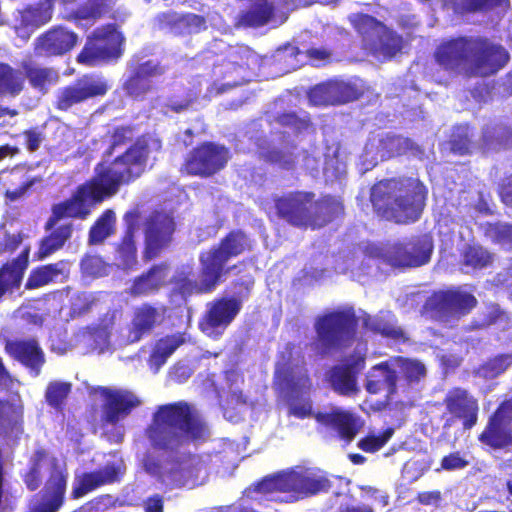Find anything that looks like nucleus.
I'll use <instances>...</instances> for the list:
<instances>
[{"mask_svg":"<svg viewBox=\"0 0 512 512\" xmlns=\"http://www.w3.org/2000/svg\"><path fill=\"white\" fill-rule=\"evenodd\" d=\"M507 2L508 0H453L452 10L457 15L465 16L486 12Z\"/></svg>","mask_w":512,"mask_h":512,"instance_id":"52","label":"nucleus"},{"mask_svg":"<svg viewBox=\"0 0 512 512\" xmlns=\"http://www.w3.org/2000/svg\"><path fill=\"white\" fill-rule=\"evenodd\" d=\"M274 16V7L266 0L256 3L249 9L242 11L237 18V26L244 28H257L267 24Z\"/></svg>","mask_w":512,"mask_h":512,"instance_id":"45","label":"nucleus"},{"mask_svg":"<svg viewBox=\"0 0 512 512\" xmlns=\"http://www.w3.org/2000/svg\"><path fill=\"white\" fill-rule=\"evenodd\" d=\"M478 440L492 449L509 447L512 445V425L491 414Z\"/></svg>","mask_w":512,"mask_h":512,"instance_id":"40","label":"nucleus"},{"mask_svg":"<svg viewBox=\"0 0 512 512\" xmlns=\"http://www.w3.org/2000/svg\"><path fill=\"white\" fill-rule=\"evenodd\" d=\"M433 241L427 235L417 236L407 242H397L377 253L379 264L392 268H413L430 261Z\"/></svg>","mask_w":512,"mask_h":512,"instance_id":"9","label":"nucleus"},{"mask_svg":"<svg viewBox=\"0 0 512 512\" xmlns=\"http://www.w3.org/2000/svg\"><path fill=\"white\" fill-rule=\"evenodd\" d=\"M287 472L264 477L255 484L254 490L259 493L283 492L288 493Z\"/></svg>","mask_w":512,"mask_h":512,"instance_id":"60","label":"nucleus"},{"mask_svg":"<svg viewBox=\"0 0 512 512\" xmlns=\"http://www.w3.org/2000/svg\"><path fill=\"white\" fill-rule=\"evenodd\" d=\"M308 98L315 106L338 105L357 99V92L347 83H322L309 90Z\"/></svg>","mask_w":512,"mask_h":512,"instance_id":"31","label":"nucleus"},{"mask_svg":"<svg viewBox=\"0 0 512 512\" xmlns=\"http://www.w3.org/2000/svg\"><path fill=\"white\" fill-rule=\"evenodd\" d=\"M185 342L181 334L167 335L160 338L150 355L151 361L157 365H163L176 349Z\"/></svg>","mask_w":512,"mask_h":512,"instance_id":"51","label":"nucleus"},{"mask_svg":"<svg viewBox=\"0 0 512 512\" xmlns=\"http://www.w3.org/2000/svg\"><path fill=\"white\" fill-rule=\"evenodd\" d=\"M23 76L36 91L45 94L59 81V73L53 67L41 66L33 61H22Z\"/></svg>","mask_w":512,"mask_h":512,"instance_id":"41","label":"nucleus"},{"mask_svg":"<svg viewBox=\"0 0 512 512\" xmlns=\"http://www.w3.org/2000/svg\"><path fill=\"white\" fill-rule=\"evenodd\" d=\"M472 36H460L442 42L434 52L435 61L447 71H458L470 64Z\"/></svg>","mask_w":512,"mask_h":512,"instance_id":"27","label":"nucleus"},{"mask_svg":"<svg viewBox=\"0 0 512 512\" xmlns=\"http://www.w3.org/2000/svg\"><path fill=\"white\" fill-rule=\"evenodd\" d=\"M21 497L22 493L6 479L5 459L0 449V512H15Z\"/></svg>","mask_w":512,"mask_h":512,"instance_id":"49","label":"nucleus"},{"mask_svg":"<svg viewBox=\"0 0 512 512\" xmlns=\"http://www.w3.org/2000/svg\"><path fill=\"white\" fill-rule=\"evenodd\" d=\"M79 35L65 25L58 24L41 33L34 41L37 56L52 58L70 53L78 44Z\"/></svg>","mask_w":512,"mask_h":512,"instance_id":"21","label":"nucleus"},{"mask_svg":"<svg viewBox=\"0 0 512 512\" xmlns=\"http://www.w3.org/2000/svg\"><path fill=\"white\" fill-rule=\"evenodd\" d=\"M107 200L90 178L77 186L71 197L55 203L45 222L44 235L38 243L35 259L42 261L61 250L71 239L74 232L72 222L66 219L84 220L91 213V207Z\"/></svg>","mask_w":512,"mask_h":512,"instance_id":"3","label":"nucleus"},{"mask_svg":"<svg viewBox=\"0 0 512 512\" xmlns=\"http://www.w3.org/2000/svg\"><path fill=\"white\" fill-rule=\"evenodd\" d=\"M71 389L72 384L69 382H49L45 390L46 403L55 410L62 411Z\"/></svg>","mask_w":512,"mask_h":512,"instance_id":"54","label":"nucleus"},{"mask_svg":"<svg viewBox=\"0 0 512 512\" xmlns=\"http://www.w3.org/2000/svg\"><path fill=\"white\" fill-rule=\"evenodd\" d=\"M108 89L109 86L104 79L85 74L57 91L53 107L58 111L67 112L90 99L103 97Z\"/></svg>","mask_w":512,"mask_h":512,"instance_id":"15","label":"nucleus"},{"mask_svg":"<svg viewBox=\"0 0 512 512\" xmlns=\"http://www.w3.org/2000/svg\"><path fill=\"white\" fill-rule=\"evenodd\" d=\"M288 493L295 500L305 499L319 493L327 492L332 487L329 478L312 469L287 472Z\"/></svg>","mask_w":512,"mask_h":512,"instance_id":"23","label":"nucleus"},{"mask_svg":"<svg viewBox=\"0 0 512 512\" xmlns=\"http://www.w3.org/2000/svg\"><path fill=\"white\" fill-rule=\"evenodd\" d=\"M258 158L283 170H294L298 163V156L292 149H281L270 145L259 148Z\"/></svg>","mask_w":512,"mask_h":512,"instance_id":"46","label":"nucleus"},{"mask_svg":"<svg viewBox=\"0 0 512 512\" xmlns=\"http://www.w3.org/2000/svg\"><path fill=\"white\" fill-rule=\"evenodd\" d=\"M161 71L151 61L139 64L125 81L123 88L126 94L135 99L142 100L155 88L153 77L160 75Z\"/></svg>","mask_w":512,"mask_h":512,"instance_id":"35","label":"nucleus"},{"mask_svg":"<svg viewBox=\"0 0 512 512\" xmlns=\"http://www.w3.org/2000/svg\"><path fill=\"white\" fill-rule=\"evenodd\" d=\"M68 473L57 458L49 460L48 477L39 492V501L28 512H58L65 502Z\"/></svg>","mask_w":512,"mask_h":512,"instance_id":"17","label":"nucleus"},{"mask_svg":"<svg viewBox=\"0 0 512 512\" xmlns=\"http://www.w3.org/2000/svg\"><path fill=\"white\" fill-rule=\"evenodd\" d=\"M139 219L140 212L137 209L129 210L123 216L125 230L123 236L115 247V251L125 269H132L137 264V245L135 236L139 227Z\"/></svg>","mask_w":512,"mask_h":512,"instance_id":"30","label":"nucleus"},{"mask_svg":"<svg viewBox=\"0 0 512 512\" xmlns=\"http://www.w3.org/2000/svg\"><path fill=\"white\" fill-rule=\"evenodd\" d=\"M394 434L392 427L386 428L379 434L370 433L358 442V447L367 453H375L383 448Z\"/></svg>","mask_w":512,"mask_h":512,"instance_id":"61","label":"nucleus"},{"mask_svg":"<svg viewBox=\"0 0 512 512\" xmlns=\"http://www.w3.org/2000/svg\"><path fill=\"white\" fill-rule=\"evenodd\" d=\"M25 88L22 71L6 62H0V97L18 96Z\"/></svg>","mask_w":512,"mask_h":512,"instance_id":"48","label":"nucleus"},{"mask_svg":"<svg viewBox=\"0 0 512 512\" xmlns=\"http://www.w3.org/2000/svg\"><path fill=\"white\" fill-rule=\"evenodd\" d=\"M344 216L345 204L341 196L324 193L316 198L315 195L310 208L308 229L319 230L329 224L341 221Z\"/></svg>","mask_w":512,"mask_h":512,"instance_id":"25","label":"nucleus"},{"mask_svg":"<svg viewBox=\"0 0 512 512\" xmlns=\"http://www.w3.org/2000/svg\"><path fill=\"white\" fill-rule=\"evenodd\" d=\"M366 356L354 351L342 363L333 365L326 373V380L340 396H351L358 392L357 377L364 370Z\"/></svg>","mask_w":512,"mask_h":512,"instance_id":"20","label":"nucleus"},{"mask_svg":"<svg viewBox=\"0 0 512 512\" xmlns=\"http://www.w3.org/2000/svg\"><path fill=\"white\" fill-rule=\"evenodd\" d=\"M165 308H158L150 303H143L133 312L131 324L128 328L127 341L135 343L144 336L149 335L161 321Z\"/></svg>","mask_w":512,"mask_h":512,"instance_id":"32","label":"nucleus"},{"mask_svg":"<svg viewBox=\"0 0 512 512\" xmlns=\"http://www.w3.org/2000/svg\"><path fill=\"white\" fill-rule=\"evenodd\" d=\"M175 230L176 223L170 214L161 211L153 212L146 220L144 260H153L168 248Z\"/></svg>","mask_w":512,"mask_h":512,"instance_id":"19","label":"nucleus"},{"mask_svg":"<svg viewBox=\"0 0 512 512\" xmlns=\"http://www.w3.org/2000/svg\"><path fill=\"white\" fill-rule=\"evenodd\" d=\"M479 317L485 323L487 328L496 324H503V327L506 328L510 322L507 312L501 309L497 303L488 304L485 311L479 314Z\"/></svg>","mask_w":512,"mask_h":512,"instance_id":"62","label":"nucleus"},{"mask_svg":"<svg viewBox=\"0 0 512 512\" xmlns=\"http://www.w3.org/2000/svg\"><path fill=\"white\" fill-rule=\"evenodd\" d=\"M512 365V354H498L488 358L478 367V374L485 379H493Z\"/></svg>","mask_w":512,"mask_h":512,"instance_id":"55","label":"nucleus"},{"mask_svg":"<svg viewBox=\"0 0 512 512\" xmlns=\"http://www.w3.org/2000/svg\"><path fill=\"white\" fill-rule=\"evenodd\" d=\"M29 250H23L16 258L0 267V299L7 293H13L21 286L24 272L28 267Z\"/></svg>","mask_w":512,"mask_h":512,"instance_id":"39","label":"nucleus"},{"mask_svg":"<svg viewBox=\"0 0 512 512\" xmlns=\"http://www.w3.org/2000/svg\"><path fill=\"white\" fill-rule=\"evenodd\" d=\"M100 393L105 399L101 415L103 425H116L141 405V400L128 390H113L101 387Z\"/></svg>","mask_w":512,"mask_h":512,"instance_id":"22","label":"nucleus"},{"mask_svg":"<svg viewBox=\"0 0 512 512\" xmlns=\"http://www.w3.org/2000/svg\"><path fill=\"white\" fill-rule=\"evenodd\" d=\"M378 151L384 159L406 155L422 158L424 155V148L413 139L391 132L381 136L378 143Z\"/></svg>","mask_w":512,"mask_h":512,"instance_id":"37","label":"nucleus"},{"mask_svg":"<svg viewBox=\"0 0 512 512\" xmlns=\"http://www.w3.org/2000/svg\"><path fill=\"white\" fill-rule=\"evenodd\" d=\"M252 249L253 242L249 235L242 229H233L217 245L200 254L222 281L223 277L235 268V265L227 267L228 261Z\"/></svg>","mask_w":512,"mask_h":512,"instance_id":"10","label":"nucleus"},{"mask_svg":"<svg viewBox=\"0 0 512 512\" xmlns=\"http://www.w3.org/2000/svg\"><path fill=\"white\" fill-rule=\"evenodd\" d=\"M491 262L492 255L486 249L478 245H469L462 254L463 265L473 270L486 268Z\"/></svg>","mask_w":512,"mask_h":512,"instance_id":"56","label":"nucleus"},{"mask_svg":"<svg viewBox=\"0 0 512 512\" xmlns=\"http://www.w3.org/2000/svg\"><path fill=\"white\" fill-rule=\"evenodd\" d=\"M134 138V127L131 125H120L112 129L110 133V145L107 153L111 155L118 147L124 146Z\"/></svg>","mask_w":512,"mask_h":512,"instance_id":"64","label":"nucleus"},{"mask_svg":"<svg viewBox=\"0 0 512 512\" xmlns=\"http://www.w3.org/2000/svg\"><path fill=\"white\" fill-rule=\"evenodd\" d=\"M392 360L401 387L409 389L425 378L426 367L419 360L403 356H393Z\"/></svg>","mask_w":512,"mask_h":512,"instance_id":"43","label":"nucleus"},{"mask_svg":"<svg viewBox=\"0 0 512 512\" xmlns=\"http://www.w3.org/2000/svg\"><path fill=\"white\" fill-rule=\"evenodd\" d=\"M69 266L68 260H60L33 268L25 282V289L34 290L59 280H66L69 276Z\"/></svg>","mask_w":512,"mask_h":512,"instance_id":"38","label":"nucleus"},{"mask_svg":"<svg viewBox=\"0 0 512 512\" xmlns=\"http://www.w3.org/2000/svg\"><path fill=\"white\" fill-rule=\"evenodd\" d=\"M428 189L418 178L400 175L376 181L370 188L373 212L396 224L418 221L426 206Z\"/></svg>","mask_w":512,"mask_h":512,"instance_id":"2","label":"nucleus"},{"mask_svg":"<svg viewBox=\"0 0 512 512\" xmlns=\"http://www.w3.org/2000/svg\"><path fill=\"white\" fill-rule=\"evenodd\" d=\"M274 122L281 127L288 128L294 133H300L307 130L311 125L310 117L308 114L299 116L296 112H282L274 117Z\"/></svg>","mask_w":512,"mask_h":512,"instance_id":"59","label":"nucleus"},{"mask_svg":"<svg viewBox=\"0 0 512 512\" xmlns=\"http://www.w3.org/2000/svg\"><path fill=\"white\" fill-rule=\"evenodd\" d=\"M378 43L375 45L376 51L386 58L395 56L402 49V38L394 31L382 25L376 33Z\"/></svg>","mask_w":512,"mask_h":512,"instance_id":"53","label":"nucleus"},{"mask_svg":"<svg viewBox=\"0 0 512 512\" xmlns=\"http://www.w3.org/2000/svg\"><path fill=\"white\" fill-rule=\"evenodd\" d=\"M24 432V408L0 398V438L18 442Z\"/></svg>","mask_w":512,"mask_h":512,"instance_id":"36","label":"nucleus"},{"mask_svg":"<svg viewBox=\"0 0 512 512\" xmlns=\"http://www.w3.org/2000/svg\"><path fill=\"white\" fill-rule=\"evenodd\" d=\"M240 301L229 296L216 297L206 304L198 321L199 330L207 337L218 340L242 310Z\"/></svg>","mask_w":512,"mask_h":512,"instance_id":"14","label":"nucleus"},{"mask_svg":"<svg viewBox=\"0 0 512 512\" xmlns=\"http://www.w3.org/2000/svg\"><path fill=\"white\" fill-rule=\"evenodd\" d=\"M146 436L154 449L175 453L190 444L205 442L209 428L192 405L178 401L158 406Z\"/></svg>","mask_w":512,"mask_h":512,"instance_id":"1","label":"nucleus"},{"mask_svg":"<svg viewBox=\"0 0 512 512\" xmlns=\"http://www.w3.org/2000/svg\"><path fill=\"white\" fill-rule=\"evenodd\" d=\"M6 353L26 367L33 377L41 374L45 364V354L35 338L7 340Z\"/></svg>","mask_w":512,"mask_h":512,"instance_id":"26","label":"nucleus"},{"mask_svg":"<svg viewBox=\"0 0 512 512\" xmlns=\"http://www.w3.org/2000/svg\"><path fill=\"white\" fill-rule=\"evenodd\" d=\"M314 419L320 425L333 429L338 437L346 443L352 442L363 428V422L355 413L338 407L329 412L318 411Z\"/></svg>","mask_w":512,"mask_h":512,"instance_id":"24","label":"nucleus"},{"mask_svg":"<svg viewBox=\"0 0 512 512\" xmlns=\"http://www.w3.org/2000/svg\"><path fill=\"white\" fill-rule=\"evenodd\" d=\"M116 0H87L73 9L67 19L76 24L90 22L94 24L113 10Z\"/></svg>","mask_w":512,"mask_h":512,"instance_id":"42","label":"nucleus"},{"mask_svg":"<svg viewBox=\"0 0 512 512\" xmlns=\"http://www.w3.org/2000/svg\"><path fill=\"white\" fill-rule=\"evenodd\" d=\"M199 264L198 280L194 279V269L191 265L186 264L177 268L169 280L173 294L187 299L195 294L211 293L217 288L222 281L201 254H199Z\"/></svg>","mask_w":512,"mask_h":512,"instance_id":"13","label":"nucleus"},{"mask_svg":"<svg viewBox=\"0 0 512 512\" xmlns=\"http://www.w3.org/2000/svg\"><path fill=\"white\" fill-rule=\"evenodd\" d=\"M510 60L507 49L485 36H472L469 75L489 77Z\"/></svg>","mask_w":512,"mask_h":512,"instance_id":"11","label":"nucleus"},{"mask_svg":"<svg viewBox=\"0 0 512 512\" xmlns=\"http://www.w3.org/2000/svg\"><path fill=\"white\" fill-rule=\"evenodd\" d=\"M199 468L191 461H175L167 472L169 484L172 487L180 488L198 478Z\"/></svg>","mask_w":512,"mask_h":512,"instance_id":"50","label":"nucleus"},{"mask_svg":"<svg viewBox=\"0 0 512 512\" xmlns=\"http://www.w3.org/2000/svg\"><path fill=\"white\" fill-rule=\"evenodd\" d=\"M228 160L229 151L224 145L204 141L187 153L180 173L184 176L210 178L222 171Z\"/></svg>","mask_w":512,"mask_h":512,"instance_id":"8","label":"nucleus"},{"mask_svg":"<svg viewBox=\"0 0 512 512\" xmlns=\"http://www.w3.org/2000/svg\"><path fill=\"white\" fill-rule=\"evenodd\" d=\"M349 20L353 28L362 35H367L370 31L377 33L383 25L375 17L364 13L353 14L349 17Z\"/></svg>","mask_w":512,"mask_h":512,"instance_id":"63","label":"nucleus"},{"mask_svg":"<svg viewBox=\"0 0 512 512\" xmlns=\"http://www.w3.org/2000/svg\"><path fill=\"white\" fill-rule=\"evenodd\" d=\"M120 479L121 471L114 464L105 465L94 471L84 472L74 483L71 496L74 499L81 498L101 486L118 482Z\"/></svg>","mask_w":512,"mask_h":512,"instance_id":"33","label":"nucleus"},{"mask_svg":"<svg viewBox=\"0 0 512 512\" xmlns=\"http://www.w3.org/2000/svg\"><path fill=\"white\" fill-rule=\"evenodd\" d=\"M315 338L310 346L319 358L350 348L357 340L359 317L350 305L331 309L314 320Z\"/></svg>","mask_w":512,"mask_h":512,"instance_id":"5","label":"nucleus"},{"mask_svg":"<svg viewBox=\"0 0 512 512\" xmlns=\"http://www.w3.org/2000/svg\"><path fill=\"white\" fill-rule=\"evenodd\" d=\"M477 304L478 300L472 293L459 288L434 292L427 301L429 310L443 320L468 315Z\"/></svg>","mask_w":512,"mask_h":512,"instance_id":"18","label":"nucleus"},{"mask_svg":"<svg viewBox=\"0 0 512 512\" xmlns=\"http://www.w3.org/2000/svg\"><path fill=\"white\" fill-rule=\"evenodd\" d=\"M54 0H38L19 10L20 22L24 27H40L51 21Z\"/></svg>","mask_w":512,"mask_h":512,"instance_id":"44","label":"nucleus"},{"mask_svg":"<svg viewBox=\"0 0 512 512\" xmlns=\"http://www.w3.org/2000/svg\"><path fill=\"white\" fill-rule=\"evenodd\" d=\"M444 406L445 411L439 415L443 422V435H448L451 427L458 420L461 421L464 430H471L478 422V400L465 388L453 387L445 394L442 402H434L433 408Z\"/></svg>","mask_w":512,"mask_h":512,"instance_id":"7","label":"nucleus"},{"mask_svg":"<svg viewBox=\"0 0 512 512\" xmlns=\"http://www.w3.org/2000/svg\"><path fill=\"white\" fill-rule=\"evenodd\" d=\"M116 230V214L112 209L104 210L91 225L88 232V244L100 245L112 236Z\"/></svg>","mask_w":512,"mask_h":512,"instance_id":"47","label":"nucleus"},{"mask_svg":"<svg viewBox=\"0 0 512 512\" xmlns=\"http://www.w3.org/2000/svg\"><path fill=\"white\" fill-rule=\"evenodd\" d=\"M29 169L25 164H17L12 168H5L0 171V186L8 200L16 201L20 199L32 186L43 181L40 175L28 176Z\"/></svg>","mask_w":512,"mask_h":512,"instance_id":"29","label":"nucleus"},{"mask_svg":"<svg viewBox=\"0 0 512 512\" xmlns=\"http://www.w3.org/2000/svg\"><path fill=\"white\" fill-rule=\"evenodd\" d=\"M150 157L149 139L142 135L110 163L99 162L91 177L106 199L115 196L121 186L139 179L146 171Z\"/></svg>","mask_w":512,"mask_h":512,"instance_id":"4","label":"nucleus"},{"mask_svg":"<svg viewBox=\"0 0 512 512\" xmlns=\"http://www.w3.org/2000/svg\"><path fill=\"white\" fill-rule=\"evenodd\" d=\"M398 379L391 357L372 366L366 377L365 389L370 394L386 390L387 397H392L398 392Z\"/></svg>","mask_w":512,"mask_h":512,"instance_id":"34","label":"nucleus"},{"mask_svg":"<svg viewBox=\"0 0 512 512\" xmlns=\"http://www.w3.org/2000/svg\"><path fill=\"white\" fill-rule=\"evenodd\" d=\"M125 37L116 23H106L92 30L76 56L78 64L94 67L117 61L124 53Z\"/></svg>","mask_w":512,"mask_h":512,"instance_id":"6","label":"nucleus"},{"mask_svg":"<svg viewBox=\"0 0 512 512\" xmlns=\"http://www.w3.org/2000/svg\"><path fill=\"white\" fill-rule=\"evenodd\" d=\"M155 21L159 29L166 30L175 36L195 34L207 28L204 16L194 13H178L174 10L157 14Z\"/></svg>","mask_w":512,"mask_h":512,"instance_id":"28","label":"nucleus"},{"mask_svg":"<svg viewBox=\"0 0 512 512\" xmlns=\"http://www.w3.org/2000/svg\"><path fill=\"white\" fill-rule=\"evenodd\" d=\"M364 327L385 338L393 340H400L404 337V332L400 327H397L383 318L371 319L369 316L363 321Z\"/></svg>","mask_w":512,"mask_h":512,"instance_id":"57","label":"nucleus"},{"mask_svg":"<svg viewBox=\"0 0 512 512\" xmlns=\"http://www.w3.org/2000/svg\"><path fill=\"white\" fill-rule=\"evenodd\" d=\"M315 193L307 190H293L272 197L273 207L278 219L287 224L308 229V220Z\"/></svg>","mask_w":512,"mask_h":512,"instance_id":"16","label":"nucleus"},{"mask_svg":"<svg viewBox=\"0 0 512 512\" xmlns=\"http://www.w3.org/2000/svg\"><path fill=\"white\" fill-rule=\"evenodd\" d=\"M256 54L247 46L229 47L220 63L214 65L213 73L225 88H234L250 81Z\"/></svg>","mask_w":512,"mask_h":512,"instance_id":"12","label":"nucleus"},{"mask_svg":"<svg viewBox=\"0 0 512 512\" xmlns=\"http://www.w3.org/2000/svg\"><path fill=\"white\" fill-rule=\"evenodd\" d=\"M96 303V298L92 293L78 292L74 294L69 300V319H76L84 316L91 311Z\"/></svg>","mask_w":512,"mask_h":512,"instance_id":"58","label":"nucleus"}]
</instances>
